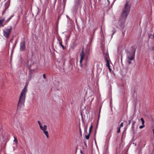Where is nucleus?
I'll use <instances>...</instances> for the list:
<instances>
[{
  "label": "nucleus",
  "mask_w": 154,
  "mask_h": 154,
  "mask_svg": "<svg viewBox=\"0 0 154 154\" xmlns=\"http://www.w3.org/2000/svg\"><path fill=\"white\" fill-rule=\"evenodd\" d=\"M129 1L127 0L126 3L125 5L124 8L123 10L122 17L125 20L126 19V18L129 14L131 7V4H129Z\"/></svg>",
  "instance_id": "obj_2"
},
{
  "label": "nucleus",
  "mask_w": 154,
  "mask_h": 154,
  "mask_svg": "<svg viewBox=\"0 0 154 154\" xmlns=\"http://www.w3.org/2000/svg\"><path fill=\"white\" fill-rule=\"evenodd\" d=\"M90 133H89L88 134V135H85V138L87 140H88L89 139V137H90Z\"/></svg>",
  "instance_id": "obj_16"
},
{
  "label": "nucleus",
  "mask_w": 154,
  "mask_h": 154,
  "mask_svg": "<svg viewBox=\"0 0 154 154\" xmlns=\"http://www.w3.org/2000/svg\"><path fill=\"white\" fill-rule=\"evenodd\" d=\"M92 127H93L92 123H91V125L90 127L89 131V133H91Z\"/></svg>",
  "instance_id": "obj_14"
},
{
  "label": "nucleus",
  "mask_w": 154,
  "mask_h": 154,
  "mask_svg": "<svg viewBox=\"0 0 154 154\" xmlns=\"http://www.w3.org/2000/svg\"><path fill=\"white\" fill-rule=\"evenodd\" d=\"M38 122L40 126V128L41 129L42 128H43V126L42 125L41 123L39 121H38Z\"/></svg>",
  "instance_id": "obj_15"
},
{
  "label": "nucleus",
  "mask_w": 154,
  "mask_h": 154,
  "mask_svg": "<svg viewBox=\"0 0 154 154\" xmlns=\"http://www.w3.org/2000/svg\"><path fill=\"white\" fill-rule=\"evenodd\" d=\"M13 40V39H11L10 42H12V41Z\"/></svg>",
  "instance_id": "obj_31"
},
{
  "label": "nucleus",
  "mask_w": 154,
  "mask_h": 154,
  "mask_svg": "<svg viewBox=\"0 0 154 154\" xmlns=\"http://www.w3.org/2000/svg\"><path fill=\"white\" fill-rule=\"evenodd\" d=\"M104 55L105 57V61L106 62V63H109V54L107 53H104Z\"/></svg>",
  "instance_id": "obj_8"
},
{
  "label": "nucleus",
  "mask_w": 154,
  "mask_h": 154,
  "mask_svg": "<svg viewBox=\"0 0 154 154\" xmlns=\"http://www.w3.org/2000/svg\"><path fill=\"white\" fill-rule=\"evenodd\" d=\"M123 122H122L120 124V127H120V128H121V127H122L123 126Z\"/></svg>",
  "instance_id": "obj_22"
},
{
  "label": "nucleus",
  "mask_w": 154,
  "mask_h": 154,
  "mask_svg": "<svg viewBox=\"0 0 154 154\" xmlns=\"http://www.w3.org/2000/svg\"><path fill=\"white\" fill-rule=\"evenodd\" d=\"M85 145H86V143H85Z\"/></svg>",
  "instance_id": "obj_32"
},
{
  "label": "nucleus",
  "mask_w": 154,
  "mask_h": 154,
  "mask_svg": "<svg viewBox=\"0 0 154 154\" xmlns=\"http://www.w3.org/2000/svg\"><path fill=\"white\" fill-rule=\"evenodd\" d=\"M43 77L44 79H46V76L45 74H43Z\"/></svg>",
  "instance_id": "obj_25"
},
{
  "label": "nucleus",
  "mask_w": 154,
  "mask_h": 154,
  "mask_svg": "<svg viewBox=\"0 0 154 154\" xmlns=\"http://www.w3.org/2000/svg\"><path fill=\"white\" fill-rule=\"evenodd\" d=\"M122 60V58H121V60Z\"/></svg>",
  "instance_id": "obj_33"
},
{
  "label": "nucleus",
  "mask_w": 154,
  "mask_h": 154,
  "mask_svg": "<svg viewBox=\"0 0 154 154\" xmlns=\"http://www.w3.org/2000/svg\"><path fill=\"white\" fill-rule=\"evenodd\" d=\"M5 18H3L2 20H0V27H3L5 25L3 23L5 21Z\"/></svg>",
  "instance_id": "obj_10"
},
{
  "label": "nucleus",
  "mask_w": 154,
  "mask_h": 154,
  "mask_svg": "<svg viewBox=\"0 0 154 154\" xmlns=\"http://www.w3.org/2000/svg\"><path fill=\"white\" fill-rule=\"evenodd\" d=\"M87 127H85V132L87 131Z\"/></svg>",
  "instance_id": "obj_27"
},
{
  "label": "nucleus",
  "mask_w": 154,
  "mask_h": 154,
  "mask_svg": "<svg viewBox=\"0 0 154 154\" xmlns=\"http://www.w3.org/2000/svg\"><path fill=\"white\" fill-rule=\"evenodd\" d=\"M26 86L27 85H26L21 91L18 104V107H21L24 104L25 101L26 92L27 91Z\"/></svg>",
  "instance_id": "obj_1"
},
{
  "label": "nucleus",
  "mask_w": 154,
  "mask_h": 154,
  "mask_svg": "<svg viewBox=\"0 0 154 154\" xmlns=\"http://www.w3.org/2000/svg\"><path fill=\"white\" fill-rule=\"evenodd\" d=\"M80 152L82 154L83 153L82 152L81 150H80Z\"/></svg>",
  "instance_id": "obj_29"
},
{
  "label": "nucleus",
  "mask_w": 154,
  "mask_h": 154,
  "mask_svg": "<svg viewBox=\"0 0 154 154\" xmlns=\"http://www.w3.org/2000/svg\"><path fill=\"white\" fill-rule=\"evenodd\" d=\"M66 17H67L68 18V19H70L69 17V16H68L66 15Z\"/></svg>",
  "instance_id": "obj_30"
},
{
  "label": "nucleus",
  "mask_w": 154,
  "mask_h": 154,
  "mask_svg": "<svg viewBox=\"0 0 154 154\" xmlns=\"http://www.w3.org/2000/svg\"><path fill=\"white\" fill-rule=\"evenodd\" d=\"M120 129H121V128L120 127H118V128H117V132L118 133H119L120 131Z\"/></svg>",
  "instance_id": "obj_19"
},
{
  "label": "nucleus",
  "mask_w": 154,
  "mask_h": 154,
  "mask_svg": "<svg viewBox=\"0 0 154 154\" xmlns=\"http://www.w3.org/2000/svg\"><path fill=\"white\" fill-rule=\"evenodd\" d=\"M25 41L23 40L20 43V50L23 51L25 49Z\"/></svg>",
  "instance_id": "obj_6"
},
{
  "label": "nucleus",
  "mask_w": 154,
  "mask_h": 154,
  "mask_svg": "<svg viewBox=\"0 0 154 154\" xmlns=\"http://www.w3.org/2000/svg\"><path fill=\"white\" fill-rule=\"evenodd\" d=\"M47 129V126L46 125H44L43 127V128L41 129L43 131L44 133L45 134V135L48 138L49 137L48 132L47 131H46V130Z\"/></svg>",
  "instance_id": "obj_7"
},
{
  "label": "nucleus",
  "mask_w": 154,
  "mask_h": 154,
  "mask_svg": "<svg viewBox=\"0 0 154 154\" xmlns=\"http://www.w3.org/2000/svg\"><path fill=\"white\" fill-rule=\"evenodd\" d=\"M80 131L81 133V129H80Z\"/></svg>",
  "instance_id": "obj_34"
},
{
  "label": "nucleus",
  "mask_w": 154,
  "mask_h": 154,
  "mask_svg": "<svg viewBox=\"0 0 154 154\" xmlns=\"http://www.w3.org/2000/svg\"><path fill=\"white\" fill-rule=\"evenodd\" d=\"M112 32H113V33L112 35V36L115 34V33L116 32V30L114 29L112 31Z\"/></svg>",
  "instance_id": "obj_21"
},
{
  "label": "nucleus",
  "mask_w": 154,
  "mask_h": 154,
  "mask_svg": "<svg viewBox=\"0 0 154 154\" xmlns=\"http://www.w3.org/2000/svg\"><path fill=\"white\" fill-rule=\"evenodd\" d=\"M136 123V122L134 121L132 124L131 128H132V129L133 130V131H134V128H135L134 126H135Z\"/></svg>",
  "instance_id": "obj_11"
},
{
  "label": "nucleus",
  "mask_w": 154,
  "mask_h": 154,
  "mask_svg": "<svg viewBox=\"0 0 154 154\" xmlns=\"http://www.w3.org/2000/svg\"><path fill=\"white\" fill-rule=\"evenodd\" d=\"M135 52V51L133 52L129 51L127 52L126 61L129 64H131V60L134 59Z\"/></svg>",
  "instance_id": "obj_3"
},
{
  "label": "nucleus",
  "mask_w": 154,
  "mask_h": 154,
  "mask_svg": "<svg viewBox=\"0 0 154 154\" xmlns=\"http://www.w3.org/2000/svg\"><path fill=\"white\" fill-rule=\"evenodd\" d=\"M89 54V52L88 51H85V54L84 52V48H83L80 54V59L79 61L80 65V66L81 67H82L83 65L82 64V61L85 58L87 59L88 58V55Z\"/></svg>",
  "instance_id": "obj_4"
},
{
  "label": "nucleus",
  "mask_w": 154,
  "mask_h": 154,
  "mask_svg": "<svg viewBox=\"0 0 154 154\" xmlns=\"http://www.w3.org/2000/svg\"><path fill=\"white\" fill-rule=\"evenodd\" d=\"M145 127L144 125H141L140 126L139 128L140 129H142L143 128Z\"/></svg>",
  "instance_id": "obj_20"
},
{
  "label": "nucleus",
  "mask_w": 154,
  "mask_h": 154,
  "mask_svg": "<svg viewBox=\"0 0 154 154\" xmlns=\"http://www.w3.org/2000/svg\"><path fill=\"white\" fill-rule=\"evenodd\" d=\"M106 66L108 67L109 70H110V72L111 73H113L114 76H115V74L114 73L113 71H112L111 69L110 68L109 62L106 63Z\"/></svg>",
  "instance_id": "obj_9"
},
{
  "label": "nucleus",
  "mask_w": 154,
  "mask_h": 154,
  "mask_svg": "<svg viewBox=\"0 0 154 154\" xmlns=\"http://www.w3.org/2000/svg\"><path fill=\"white\" fill-rule=\"evenodd\" d=\"M59 44L62 47V48L63 49H64L65 48L64 46L63 45H62V42H61V41L60 42Z\"/></svg>",
  "instance_id": "obj_17"
},
{
  "label": "nucleus",
  "mask_w": 154,
  "mask_h": 154,
  "mask_svg": "<svg viewBox=\"0 0 154 154\" xmlns=\"http://www.w3.org/2000/svg\"><path fill=\"white\" fill-rule=\"evenodd\" d=\"M66 0H63V2H64V3H65L66 1Z\"/></svg>",
  "instance_id": "obj_28"
},
{
  "label": "nucleus",
  "mask_w": 154,
  "mask_h": 154,
  "mask_svg": "<svg viewBox=\"0 0 154 154\" xmlns=\"http://www.w3.org/2000/svg\"><path fill=\"white\" fill-rule=\"evenodd\" d=\"M12 30V27L9 26L8 28H6L3 30V35L6 38H8L11 33Z\"/></svg>",
  "instance_id": "obj_5"
},
{
  "label": "nucleus",
  "mask_w": 154,
  "mask_h": 154,
  "mask_svg": "<svg viewBox=\"0 0 154 154\" xmlns=\"http://www.w3.org/2000/svg\"><path fill=\"white\" fill-rule=\"evenodd\" d=\"M32 78V74H31V73H29V76H28V79H27V81H30L31 79Z\"/></svg>",
  "instance_id": "obj_13"
},
{
  "label": "nucleus",
  "mask_w": 154,
  "mask_h": 154,
  "mask_svg": "<svg viewBox=\"0 0 154 154\" xmlns=\"http://www.w3.org/2000/svg\"><path fill=\"white\" fill-rule=\"evenodd\" d=\"M84 65L85 66L84 67L85 68H86L87 67V63L86 62L85 63Z\"/></svg>",
  "instance_id": "obj_23"
},
{
  "label": "nucleus",
  "mask_w": 154,
  "mask_h": 154,
  "mask_svg": "<svg viewBox=\"0 0 154 154\" xmlns=\"http://www.w3.org/2000/svg\"><path fill=\"white\" fill-rule=\"evenodd\" d=\"M14 16V14L12 15L9 18H8L6 20L5 24H6L11 19V18Z\"/></svg>",
  "instance_id": "obj_12"
},
{
  "label": "nucleus",
  "mask_w": 154,
  "mask_h": 154,
  "mask_svg": "<svg viewBox=\"0 0 154 154\" xmlns=\"http://www.w3.org/2000/svg\"><path fill=\"white\" fill-rule=\"evenodd\" d=\"M121 27L123 28V26H121Z\"/></svg>",
  "instance_id": "obj_35"
},
{
  "label": "nucleus",
  "mask_w": 154,
  "mask_h": 154,
  "mask_svg": "<svg viewBox=\"0 0 154 154\" xmlns=\"http://www.w3.org/2000/svg\"><path fill=\"white\" fill-rule=\"evenodd\" d=\"M14 141L15 142H16V143H17V140L16 138H14Z\"/></svg>",
  "instance_id": "obj_24"
},
{
  "label": "nucleus",
  "mask_w": 154,
  "mask_h": 154,
  "mask_svg": "<svg viewBox=\"0 0 154 154\" xmlns=\"http://www.w3.org/2000/svg\"><path fill=\"white\" fill-rule=\"evenodd\" d=\"M140 120L142 121V125H144L145 121L143 119V118H141L140 119Z\"/></svg>",
  "instance_id": "obj_18"
},
{
  "label": "nucleus",
  "mask_w": 154,
  "mask_h": 154,
  "mask_svg": "<svg viewBox=\"0 0 154 154\" xmlns=\"http://www.w3.org/2000/svg\"><path fill=\"white\" fill-rule=\"evenodd\" d=\"M131 120H128V125H130L131 123Z\"/></svg>",
  "instance_id": "obj_26"
}]
</instances>
